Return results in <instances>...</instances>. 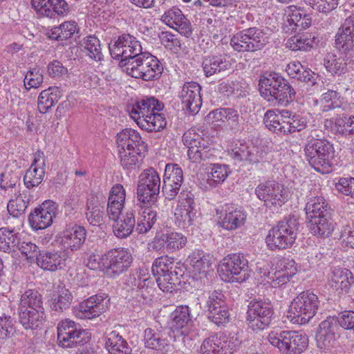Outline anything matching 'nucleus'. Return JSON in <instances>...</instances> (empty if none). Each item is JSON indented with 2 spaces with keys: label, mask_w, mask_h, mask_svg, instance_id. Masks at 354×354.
Wrapping results in <instances>:
<instances>
[{
  "label": "nucleus",
  "mask_w": 354,
  "mask_h": 354,
  "mask_svg": "<svg viewBox=\"0 0 354 354\" xmlns=\"http://www.w3.org/2000/svg\"><path fill=\"white\" fill-rule=\"evenodd\" d=\"M306 160L315 170L322 174L328 173L335 156L333 145L324 136L320 129L311 130L304 147Z\"/></svg>",
  "instance_id": "f257e3e1"
},
{
  "label": "nucleus",
  "mask_w": 354,
  "mask_h": 354,
  "mask_svg": "<svg viewBox=\"0 0 354 354\" xmlns=\"http://www.w3.org/2000/svg\"><path fill=\"white\" fill-rule=\"evenodd\" d=\"M259 91L261 96L270 104L283 106L293 102L296 95L288 80L275 72L266 73L260 77Z\"/></svg>",
  "instance_id": "f03ea898"
},
{
  "label": "nucleus",
  "mask_w": 354,
  "mask_h": 354,
  "mask_svg": "<svg viewBox=\"0 0 354 354\" xmlns=\"http://www.w3.org/2000/svg\"><path fill=\"white\" fill-rule=\"evenodd\" d=\"M298 228L299 222L295 216L284 218L269 230L266 238L268 247L272 250L290 248L296 239Z\"/></svg>",
  "instance_id": "7ed1b4c3"
},
{
  "label": "nucleus",
  "mask_w": 354,
  "mask_h": 354,
  "mask_svg": "<svg viewBox=\"0 0 354 354\" xmlns=\"http://www.w3.org/2000/svg\"><path fill=\"white\" fill-rule=\"evenodd\" d=\"M319 304L315 294L310 290L304 291L291 302L287 317L292 324H306L315 315Z\"/></svg>",
  "instance_id": "20e7f679"
},
{
  "label": "nucleus",
  "mask_w": 354,
  "mask_h": 354,
  "mask_svg": "<svg viewBox=\"0 0 354 354\" xmlns=\"http://www.w3.org/2000/svg\"><path fill=\"white\" fill-rule=\"evenodd\" d=\"M127 73L144 81L158 79L163 71L160 62L148 52H142L127 62Z\"/></svg>",
  "instance_id": "39448f33"
},
{
  "label": "nucleus",
  "mask_w": 354,
  "mask_h": 354,
  "mask_svg": "<svg viewBox=\"0 0 354 354\" xmlns=\"http://www.w3.org/2000/svg\"><path fill=\"white\" fill-rule=\"evenodd\" d=\"M268 339L282 354H300L308 344L307 335L296 330H272L268 334Z\"/></svg>",
  "instance_id": "423d86ee"
},
{
  "label": "nucleus",
  "mask_w": 354,
  "mask_h": 354,
  "mask_svg": "<svg viewBox=\"0 0 354 354\" xmlns=\"http://www.w3.org/2000/svg\"><path fill=\"white\" fill-rule=\"evenodd\" d=\"M268 39L262 29L252 27L241 30L234 35L230 44L239 53H254L262 50Z\"/></svg>",
  "instance_id": "0eeeda50"
},
{
  "label": "nucleus",
  "mask_w": 354,
  "mask_h": 354,
  "mask_svg": "<svg viewBox=\"0 0 354 354\" xmlns=\"http://www.w3.org/2000/svg\"><path fill=\"white\" fill-rule=\"evenodd\" d=\"M102 260L103 273L115 279L129 270L133 263V257L128 249L118 248L102 254Z\"/></svg>",
  "instance_id": "6e6552de"
},
{
  "label": "nucleus",
  "mask_w": 354,
  "mask_h": 354,
  "mask_svg": "<svg viewBox=\"0 0 354 354\" xmlns=\"http://www.w3.org/2000/svg\"><path fill=\"white\" fill-rule=\"evenodd\" d=\"M219 272L223 281L243 282L250 277L248 261L243 254H229L221 261Z\"/></svg>",
  "instance_id": "1a4fd4ad"
},
{
  "label": "nucleus",
  "mask_w": 354,
  "mask_h": 354,
  "mask_svg": "<svg viewBox=\"0 0 354 354\" xmlns=\"http://www.w3.org/2000/svg\"><path fill=\"white\" fill-rule=\"evenodd\" d=\"M246 323L254 332L261 331L269 326L274 314L272 306L264 300H252L248 306Z\"/></svg>",
  "instance_id": "9d476101"
},
{
  "label": "nucleus",
  "mask_w": 354,
  "mask_h": 354,
  "mask_svg": "<svg viewBox=\"0 0 354 354\" xmlns=\"http://www.w3.org/2000/svg\"><path fill=\"white\" fill-rule=\"evenodd\" d=\"M160 178L153 168L145 169L140 176L137 187L138 199L140 202L153 204L160 193Z\"/></svg>",
  "instance_id": "9b49d317"
},
{
  "label": "nucleus",
  "mask_w": 354,
  "mask_h": 354,
  "mask_svg": "<svg viewBox=\"0 0 354 354\" xmlns=\"http://www.w3.org/2000/svg\"><path fill=\"white\" fill-rule=\"evenodd\" d=\"M197 210L191 192L183 190L178 197V205L175 209V223L180 228L187 229L194 225Z\"/></svg>",
  "instance_id": "f8f14e48"
},
{
  "label": "nucleus",
  "mask_w": 354,
  "mask_h": 354,
  "mask_svg": "<svg viewBox=\"0 0 354 354\" xmlns=\"http://www.w3.org/2000/svg\"><path fill=\"white\" fill-rule=\"evenodd\" d=\"M255 194L267 207L281 206L287 200L282 186L274 180L259 183L255 189Z\"/></svg>",
  "instance_id": "ddd939ff"
},
{
  "label": "nucleus",
  "mask_w": 354,
  "mask_h": 354,
  "mask_svg": "<svg viewBox=\"0 0 354 354\" xmlns=\"http://www.w3.org/2000/svg\"><path fill=\"white\" fill-rule=\"evenodd\" d=\"M57 205L53 201H45L28 216V222L34 230H44L53 224L57 215Z\"/></svg>",
  "instance_id": "4468645a"
},
{
  "label": "nucleus",
  "mask_w": 354,
  "mask_h": 354,
  "mask_svg": "<svg viewBox=\"0 0 354 354\" xmlns=\"http://www.w3.org/2000/svg\"><path fill=\"white\" fill-rule=\"evenodd\" d=\"M183 181V172L177 164H167L163 176L162 193L169 201L176 198Z\"/></svg>",
  "instance_id": "2eb2a0df"
},
{
  "label": "nucleus",
  "mask_w": 354,
  "mask_h": 354,
  "mask_svg": "<svg viewBox=\"0 0 354 354\" xmlns=\"http://www.w3.org/2000/svg\"><path fill=\"white\" fill-rule=\"evenodd\" d=\"M290 111L278 109L268 110L263 117V123L271 131L281 135L291 133Z\"/></svg>",
  "instance_id": "dca6fc26"
},
{
  "label": "nucleus",
  "mask_w": 354,
  "mask_h": 354,
  "mask_svg": "<svg viewBox=\"0 0 354 354\" xmlns=\"http://www.w3.org/2000/svg\"><path fill=\"white\" fill-rule=\"evenodd\" d=\"M190 310L188 306H178L169 315L167 326L174 333V337L189 335L192 326Z\"/></svg>",
  "instance_id": "f3484780"
},
{
  "label": "nucleus",
  "mask_w": 354,
  "mask_h": 354,
  "mask_svg": "<svg viewBox=\"0 0 354 354\" xmlns=\"http://www.w3.org/2000/svg\"><path fill=\"white\" fill-rule=\"evenodd\" d=\"M201 86L194 82H185L179 94L183 110L192 114L197 113L202 105Z\"/></svg>",
  "instance_id": "a211bd4d"
},
{
  "label": "nucleus",
  "mask_w": 354,
  "mask_h": 354,
  "mask_svg": "<svg viewBox=\"0 0 354 354\" xmlns=\"http://www.w3.org/2000/svg\"><path fill=\"white\" fill-rule=\"evenodd\" d=\"M164 107L162 103L154 97H145L127 106L131 118L137 123L147 118L155 111H160Z\"/></svg>",
  "instance_id": "6ab92c4d"
},
{
  "label": "nucleus",
  "mask_w": 354,
  "mask_h": 354,
  "mask_svg": "<svg viewBox=\"0 0 354 354\" xmlns=\"http://www.w3.org/2000/svg\"><path fill=\"white\" fill-rule=\"evenodd\" d=\"M337 322L334 317H329L321 322L317 335V343L319 348L328 351L334 346L337 337Z\"/></svg>",
  "instance_id": "aec40b11"
},
{
  "label": "nucleus",
  "mask_w": 354,
  "mask_h": 354,
  "mask_svg": "<svg viewBox=\"0 0 354 354\" xmlns=\"http://www.w3.org/2000/svg\"><path fill=\"white\" fill-rule=\"evenodd\" d=\"M31 5L37 12L50 19L64 16L69 12L65 0H31Z\"/></svg>",
  "instance_id": "412c9836"
},
{
  "label": "nucleus",
  "mask_w": 354,
  "mask_h": 354,
  "mask_svg": "<svg viewBox=\"0 0 354 354\" xmlns=\"http://www.w3.org/2000/svg\"><path fill=\"white\" fill-rule=\"evenodd\" d=\"M46 158L44 152L37 151L30 167L24 176V183L26 188L37 187L43 181L45 176Z\"/></svg>",
  "instance_id": "4be33fe9"
},
{
  "label": "nucleus",
  "mask_w": 354,
  "mask_h": 354,
  "mask_svg": "<svg viewBox=\"0 0 354 354\" xmlns=\"http://www.w3.org/2000/svg\"><path fill=\"white\" fill-rule=\"evenodd\" d=\"M328 283L330 288L338 294L347 293L354 284V276L348 269L333 267L328 276Z\"/></svg>",
  "instance_id": "5701e85b"
},
{
  "label": "nucleus",
  "mask_w": 354,
  "mask_h": 354,
  "mask_svg": "<svg viewBox=\"0 0 354 354\" xmlns=\"http://www.w3.org/2000/svg\"><path fill=\"white\" fill-rule=\"evenodd\" d=\"M117 143L122 150L135 151L137 153H145L147 145L140 133L132 129H124L117 134Z\"/></svg>",
  "instance_id": "b1692460"
},
{
  "label": "nucleus",
  "mask_w": 354,
  "mask_h": 354,
  "mask_svg": "<svg viewBox=\"0 0 354 354\" xmlns=\"http://www.w3.org/2000/svg\"><path fill=\"white\" fill-rule=\"evenodd\" d=\"M162 21L175 30L182 35L188 37L192 32V25L189 21L183 14L180 9L172 7L162 15Z\"/></svg>",
  "instance_id": "393cba45"
},
{
  "label": "nucleus",
  "mask_w": 354,
  "mask_h": 354,
  "mask_svg": "<svg viewBox=\"0 0 354 354\" xmlns=\"http://www.w3.org/2000/svg\"><path fill=\"white\" fill-rule=\"evenodd\" d=\"M86 230L82 226L75 225L62 232L61 243L65 250L77 251L86 241Z\"/></svg>",
  "instance_id": "a878e982"
},
{
  "label": "nucleus",
  "mask_w": 354,
  "mask_h": 354,
  "mask_svg": "<svg viewBox=\"0 0 354 354\" xmlns=\"http://www.w3.org/2000/svg\"><path fill=\"white\" fill-rule=\"evenodd\" d=\"M102 295H93L81 302L76 312L80 319H93L100 316L106 310Z\"/></svg>",
  "instance_id": "bb28decb"
},
{
  "label": "nucleus",
  "mask_w": 354,
  "mask_h": 354,
  "mask_svg": "<svg viewBox=\"0 0 354 354\" xmlns=\"http://www.w3.org/2000/svg\"><path fill=\"white\" fill-rule=\"evenodd\" d=\"M115 223L113 225V232L118 239L129 236L136 226L135 212L128 210L124 214L118 215L116 218H110Z\"/></svg>",
  "instance_id": "cd10ccee"
},
{
  "label": "nucleus",
  "mask_w": 354,
  "mask_h": 354,
  "mask_svg": "<svg viewBox=\"0 0 354 354\" xmlns=\"http://www.w3.org/2000/svg\"><path fill=\"white\" fill-rule=\"evenodd\" d=\"M126 193L120 184L114 185L110 190L106 212L109 218H116L120 215L125 202Z\"/></svg>",
  "instance_id": "c85d7f7f"
},
{
  "label": "nucleus",
  "mask_w": 354,
  "mask_h": 354,
  "mask_svg": "<svg viewBox=\"0 0 354 354\" xmlns=\"http://www.w3.org/2000/svg\"><path fill=\"white\" fill-rule=\"evenodd\" d=\"M246 215L243 210L234 206H227L219 217L218 223L227 230H236L243 225Z\"/></svg>",
  "instance_id": "c756f323"
},
{
  "label": "nucleus",
  "mask_w": 354,
  "mask_h": 354,
  "mask_svg": "<svg viewBox=\"0 0 354 354\" xmlns=\"http://www.w3.org/2000/svg\"><path fill=\"white\" fill-rule=\"evenodd\" d=\"M183 144L187 147V156L193 162H198L202 147H205L207 142L194 130H189L183 136Z\"/></svg>",
  "instance_id": "7c9ffc66"
},
{
  "label": "nucleus",
  "mask_w": 354,
  "mask_h": 354,
  "mask_svg": "<svg viewBox=\"0 0 354 354\" xmlns=\"http://www.w3.org/2000/svg\"><path fill=\"white\" fill-rule=\"evenodd\" d=\"M66 257L62 252H43L37 257V263L44 270L55 271L65 266Z\"/></svg>",
  "instance_id": "2f4dec72"
},
{
  "label": "nucleus",
  "mask_w": 354,
  "mask_h": 354,
  "mask_svg": "<svg viewBox=\"0 0 354 354\" xmlns=\"http://www.w3.org/2000/svg\"><path fill=\"white\" fill-rule=\"evenodd\" d=\"M306 214L308 220L313 218L332 214V209L324 197L321 196H311L308 198L305 207Z\"/></svg>",
  "instance_id": "473e14b6"
},
{
  "label": "nucleus",
  "mask_w": 354,
  "mask_h": 354,
  "mask_svg": "<svg viewBox=\"0 0 354 354\" xmlns=\"http://www.w3.org/2000/svg\"><path fill=\"white\" fill-rule=\"evenodd\" d=\"M19 323L24 329H35L38 328L43 321L44 310H36V308H19L17 309Z\"/></svg>",
  "instance_id": "72a5a7b5"
},
{
  "label": "nucleus",
  "mask_w": 354,
  "mask_h": 354,
  "mask_svg": "<svg viewBox=\"0 0 354 354\" xmlns=\"http://www.w3.org/2000/svg\"><path fill=\"white\" fill-rule=\"evenodd\" d=\"M331 216L332 214H328V217L322 216L308 220V227L310 232L324 238L331 235L335 224Z\"/></svg>",
  "instance_id": "f704fd0d"
},
{
  "label": "nucleus",
  "mask_w": 354,
  "mask_h": 354,
  "mask_svg": "<svg viewBox=\"0 0 354 354\" xmlns=\"http://www.w3.org/2000/svg\"><path fill=\"white\" fill-rule=\"evenodd\" d=\"M73 297L65 286H58L53 291L50 299V308L53 310L62 313L69 308Z\"/></svg>",
  "instance_id": "c9c22d12"
},
{
  "label": "nucleus",
  "mask_w": 354,
  "mask_h": 354,
  "mask_svg": "<svg viewBox=\"0 0 354 354\" xmlns=\"http://www.w3.org/2000/svg\"><path fill=\"white\" fill-rule=\"evenodd\" d=\"M286 72L292 78L310 85L316 84L319 75L305 68L299 62H292L286 66Z\"/></svg>",
  "instance_id": "e433bc0d"
},
{
  "label": "nucleus",
  "mask_w": 354,
  "mask_h": 354,
  "mask_svg": "<svg viewBox=\"0 0 354 354\" xmlns=\"http://www.w3.org/2000/svg\"><path fill=\"white\" fill-rule=\"evenodd\" d=\"M89 340L88 333L80 327L62 335H58V344L63 348H73L84 345Z\"/></svg>",
  "instance_id": "4c0bfd02"
},
{
  "label": "nucleus",
  "mask_w": 354,
  "mask_h": 354,
  "mask_svg": "<svg viewBox=\"0 0 354 354\" xmlns=\"http://www.w3.org/2000/svg\"><path fill=\"white\" fill-rule=\"evenodd\" d=\"M203 69L206 77L227 70L231 64L226 55L209 56L203 61Z\"/></svg>",
  "instance_id": "58836bf2"
},
{
  "label": "nucleus",
  "mask_w": 354,
  "mask_h": 354,
  "mask_svg": "<svg viewBox=\"0 0 354 354\" xmlns=\"http://www.w3.org/2000/svg\"><path fill=\"white\" fill-rule=\"evenodd\" d=\"M291 13L287 17V22L291 31L296 30L297 28L299 30H304L311 25V17L306 14L303 9L291 6L289 7Z\"/></svg>",
  "instance_id": "ea45409f"
},
{
  "label": "nucleus",
  "mask_w": 354,
  "mask_h": 354,
  "mask_svg": "<svg viewBox=\"0 0 354 354\" xmlns=\"http://www.w3.org/2000/svg\"><path fill=\"white\" fill-rule=\"evenodd\" d=\"M187 262L194 274H206L210 267V257L203 250L193 251L188 257Z\"/></svg>",
  "instance_id": "a19ab883"
},
{
  "label": "nucleus",
  "mask_w": 354,
  "mask_h": 354,
  "mask_svg": "<svg viewBox=\"0 0 354 354\" xmlns=\"http://www.w3.org/2000/svg\"><path fill=\"white\" fill-rule=\"evenodd\" d=\"M154 281L151 277H147L136 290L130 291V296L139 306L149 304L151 301L154 292Z\"/></svg>",
  "instance_id": "79ce46f5"
},
{
  "label": "nucleus",
  "mask_w": 354,
  "mask_h": 354,
  "mask_svg": "<svg viewBox=\"0 0 354 354\" xmlns=\"http://www.w3.org/2000/svg\"><path fill=\"white\" fill-rule=\"evenodd\" d=\"M61 91L57 87H49L42 91L37 102L38 110L41 113H46L52 106L57 104L61 97Z\"/></svg>",
  "instance_id": "37998d69"
},
{
  "label": "nucleus",
  "mask_w": 354,
  "mask_h": 354,
  "mask_svg": "<svg viewBox=\"0 0 354 354\" xmlns=\"http://www.w3.org/2000/svg\"><path fill=\"white\" fill-rule=\"evenodd\" d=\"M318 40L317 37L311 33L298 34L288 39L286 46L292 50H304L307 51L311 49Z\"/></svg>",
  "instance_id": "c03bdc74"
},
{
  "label": "nucleus",
  "mask_w": 354,
  "mask_h": 354,
  "mask_svg": "<svg viewBox=\"0 0 354 354\" xmlns=\"http://www.w3.org/2000/svg\"><path fill=\"white\" fill-rule=\"evenodd\" d=\"M105 348L110 354H131V352L126 340L116 331H112L107 335Z\"/></svg>",
  "instance_id": "a18cd8bd"
},
{
  "label": "nucleus",
  "mask_w": 354,
  "mask_h": 354,
  "mask_svg": "<svg viewBox=\"0 0 354 354\" xmlns=\"http://www.w3.org/2000/svg\"><path fill=\"white\" fill-rule=\"evenodd\" d=\"M157 212L152 207L143 208L137 219L136 231L138 234H146L153 226L157 221Z\"/></svg>",
  "instance_id": "49530a36"
},
{
  "label": "nucleus",
  "mask_w": 354,
  "mask_h": 354,
  "mask_svg": "<svg viewBox=\"0 0 354 354\" xmlns=\"http://www.w3.org/2000/svg\"><path fill=\"white\" fill-rule=\"evenodd\" d=\"M32 196L27 191L19 193L15 198L9 201L7 205L8 213L13 217L18 218L24 214Z\"/></svg>",
  "instance_id": "de8ad7c7"
},
{
  "label": "nucleus",
  "mask_w": 354,
  "mask_h": 354,
  "mask_svg": "<svg viewBox=\"0 0 354 354\" xmlns=\"http://www.w3.org/2000/svg\"><path fill=\"white\" fill-rule=\"evenodd\" d=\"M80 45L86 51V55L95 62L103 59L102 47L99 39L94 35H88L80 41Z\"/></svg>",
  "instance_id": "09e8293b"
},
{
  "label": "nucleus",
  "mask_w": 354,
  "mask_h": 354,
  "mask_svg": "<svg viewBox=\"0 0 354 354\" xmlns=\"http://www.w3.org/2000/svg\"><path fill=\"white\" fill-rule=\"evenodd\" d=\"M42 304L43 301L41 294L36 290L29 289L21 295L18 308H32L39 310H44Z\"/></svg>",
  "instance_id": "8fccbe9b"
},
{
  "label": "nucleus",
  "mask_w": 354,
  "mask_h": 354,
  "mask_svg": "<svg viewBox=\"0 0 354 354\" xmlns=\"http://www.w3.org/2000/svg\"><path fill=\"white\" fill-rule=\"evenodd\" d=\"M78 30L77 24L75 21H66L59 26L54 27L50 37L55 40L63 41L71 38Z\"/></svg>",
  "instance_id": "3c124183"
},
{
  "label": "nucleus",
  "mask_w": 354,
  "mask_h": 354,
  "mask_svg": "<svg viewBox=\"0 0 354 354\" xmlns=\"http://www.w3.org/2000/svg\"><path fill=\"white\" fill-rule=\"evenodd\" d=\"M159 111L152 113L147 119H142L138 126L147 131H159L166 127L165 118Z\"/></svg>",
  "instance_id": "603ef678"
},
{
  "label": "nucleus",
  "mask_w": 354,
  "mask_h": 354,
  "mask_svg": "<svg viewBox=\"0 0 354 354\" xmlns=\"http://www.w3.org/2000/svg\"><path fill=\"white\" fill-rule=\"evenodd\" d=\"M335 46L342 53L351 57L354 53V35L339 29L335 37Z\"/></svg>",
  "instance_id": "864d4df0"
},
{
  "label": "nucleus",
  "mask_w": 354,
  "mask_h": 354,
  "mask_svg": "<svg viewBox=\"0 0 354 354\" xmlns=\"http://www.w3.org/2000/svg\"><path fill=\"white\" fill-rule=\"evenodd\" d=\"M118 39H119V44H121L124 49L126 50L129 61L142 52L140 41L133 36L129 34H122Z\"/></svg>",
  "instance_id": "5fc2aeb1"
},
{
  "label": "nucleus",
  "mask_w": 354,
  "mask_h": 354,
  "mask_svg": "<svg viewBox=\"0 0 354 354\" xmlns=\"http://www.w3.org/2000/svg\"><path fill=\"white\" fill-rule=\"evenodd\" d=\"M19 243V239L13 230L6 227L0 228V250L4 252H10Z\"/></svg>",
  "instance_id": "6e6d98bb"
},
{
  "label": "nucleus",
  "mask_w": 354,
  "mask_h": 354,
  "mask_svg": "<svg viewBox=\"0 0 354 354\" xmlns=\"http://www.w3.org/2000/svg\"><path fill=\"white\" fill-rule=\"evenodd\" d=\"M144 340L146 347L152 349L163 351L168 346L167 341L162 338L161 333L151 328L145 329Z\"/></svg>",
  "instance_id": "4d7b16f0"
},
{
  "label": "nucleus",
  "mask_w": 354,
  "mask_h": 354,
  "mask_svg": "<svg viewBox=\"0 0 354 354\" xmlns=\"http://www.w3.org/2000/svg\"><path fill=\"white\" fill-rule=\"evenodd\" d=\"M176 268L174 265V258L164 255L155 259L151 271L154 276H158L160 274L175 272Z\"/></svg>",
  "instance_id": "13d9d810"
},
{
  "label": "nucleus",
  "mask_w": 354,
  "mask_h": 354,
  "mask_svg": "<svg viewBox=\"0 0 354 354\" xmlns=\"http://www.w3.org/2000/svg\"><path fill=\"white\" fill-rule=\"evenodd\" d=\"M163 241L165 248L169 252H174L184 248L187 243L185 236L178 232H170L163 234Z\"/></svg>",
  "instance_id": "bf43d9fd"
},
{
  "label": "nucleus",
  "mask_w": 354,
  "mask_h": 354,
  "mask_svg": "<svg viewBox=\"0 0 354 354\" xmlns=\"http://www.w3.org/2000/svg\"><path fill=\"white\" fill-rule=\"evenodd\" d=\"M324 66L326 70L333 74L341 75L346 71L345 58L337 57L333 53L326 55L324 58Z\"/></svg>",
  "instance_id": "052dcab7"
},
{
  "label": "nucleus",
  "mask_w": 354,
  "mask_h": 354,
  "mask_svg": "<svg viewBox=\"0 0 354 354\" xmlns=\"http://www.w3.org/2000/svg\"><path fill=\"white\" fill-rule=\"evenodd\" d=\"M221 333L214 334L207 337L201 346V354H223Z\"/></svg>",
  "instance_id": "680f3d73"
},
{
  "label": "nucleus",
  "mask_w": 354,
  "mask_h": 354,
  "mask_svg": "<svg viewBox=\"0 0 354 354\" xmlns=\"http://www.w3.org/2000/svg\"><path fill=\"white\" fill-rule=\"evenodd\" d=\"M86 217L88 223L94 226H100L104 223V212L93 201L87 203Z\"/></svg>",
  "instance_id": "e2e57ef3"
},
{
  "label": "nucleus",
  "mask_w": 354,
  "mask_h": 354,
  "mask_svg": "<svg viewBox=\"0 0 354 354\" xmlns=\"http://www.w3.org/2000/svg\"><path fill=\"white\" fill-rule=\"evenodd\" d=\"M229 168L225 165L214 164L211 171L208 172L207 182L210 185H214L223 183L228 176Z\"/></svg>",
  "instance_id": "0e129e2a"
},
{
  "label": "nucleus",
  "mask_w": 354,
  "mask_h": 354,
  "mask_svg": "<svg viewBox=\"0 0 354 354\" xmlns=\"http://www.w3.org/2000/svg\"><path fill=\"white\" fill-rule=\"evenodd\" d=\"M145 153H137L135 151H120V163L125 169L135 168Z\"/></svg>",
  "instance_id": "69168bd1"
},
{
  "label": "nucleus",
  "mask_w": 354,
  "mask_h": 354,
  "mask_svg": "<svg viewBox=\"0 0 354 354\" xmlns=\"http://www.w3.org/2000/svg\"><path fill=\"white\" fill-rule=\"evenodd\" d=\"M221 337L223 338L221 341L222 344L221 353L223 354H232L237 351L242 342L237 334L226 336L221 333Z\"/></svg>",
  "instance_id": "338daca9"
},
{
  "label": "nucleus",
  "mask_w": 354,
  "mask_h": 354,
  "mask_svg": "<svg viewBox=\"0 0 354 354\" xmlns=\"http://www.w3.org/2000/svg\"><path fill=\"white\" fill-rule=\"evenodd\" d=\"M178 272H170L167 273L160 274L156 277V281L160 288L164 292H172L174 285L175 284V279H177L176 275Z\"/></svg>",
  "instance_id": "774afa93"
}]
</instances>
